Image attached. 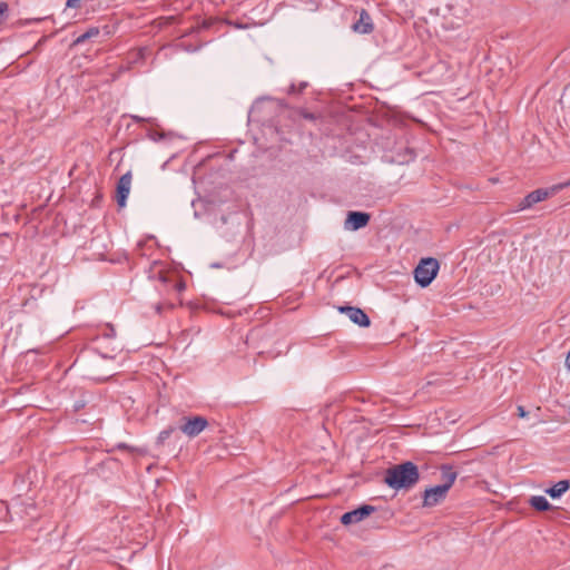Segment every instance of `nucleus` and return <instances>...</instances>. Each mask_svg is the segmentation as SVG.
<instances>
[{"label": "nucleus", "instance_id": "f257e3e1", "mask_svg": "<svg viewBox=\"0 0 570 570\" xmlns=\"http://www.w3.org/2000/svg\"><path fill=\"white\" fill-rule=\"evenodd\" d=\"M419 480V469L411 461H406L389 468L384 475V482L394 490L411 489L417 483Z\"/></svg>", "mask_w": 570, "mask_h": 570}, {"label": "nucleus", "instance_id": "f03ea898", "mask_svg": "<svg viewBox=\"0 0 570 570\" xmlns=\"http://www.w3.org/2000/svg\"><path fill=\"white\" fill-rule=\"evenodd\" d=\"M439 268L440 264L436 258H422L413 272L415 282L421 287L429 286L436 277Z\"/></svg>", "mask_w": 570, "mask_h": 570}, {"label": "nucleus", "instance_id": "7ed1b4c3", "mask_svg": "<svg viewBox=\"0 0 570 570\" xmlns=\"http://www.w3.org/2000/svg\"><path fill=\"white\" fill-rule=\"evenodd\" d=\"M560 191V187H557V184L549 187V188H539V189H535L531 193H529L520 203H519V206H518V210H524V209H528L530 207H532L533 205H535L537 203H540L542 200H546L547 198L556 195L557 193Z\"/></svg>", "mask_w": 570, "mask_h": 570}, {"label": "nucleus", "instance_id": "20e7f679", "mask_svg": "<svg viewBox=\"0 0 570 570\" xmlns=\"http://www.w3.org/2000/svg\"><path fill=\"white\" fill-rule=\"evenodd\" d=\"M208 426V421L204 416H184L179 430L188 438H196Z\"/></svg>", "mask_w": 570, "mask_h": 570}, {"label": "nucleus", "instance_id": "39448f33", "mask_svg": "<svg viewBox=\"0 0 570 570\" xmlns=\"http://www.w3.org/2000/svg\"><path fill=\"white\" fill-rule=\"evenodd\" d=\"M375 511V507L370 504L361 505L360 508L348 511L341 517V522L344 525H351L363 521Z\"/></svg>", "mask_w": 570, "mask_h": 570}, {"label": "nucleus", "instance_id": "423d86ee", "mask_svg": "<svg viewBox=\"0 0 570 570\" xmlns=\"http://www.w3.org/2000/svg\"><path fill=\"white\" fill-rule=\"evenodd\" d=\"M448 492L445 487L441 484L425 489L423 492V507L431 508L439 504L446 498Z\"/></svg>", "mask_w": 570, "mask_h": 570}, {"label": "nucleus", "instance_id": "0eeeda50", "mask_svg": "<svg viewBox=\"0 0 570 570\" xmlns=\"http://www.w3.org/2000/svg\"><path fill=\"white\" fill-rule=\"evenodd\" d=\"M337 309L340 313L345 314L351 322L361 327H368L371 324L370 317L358 307L338 306Z\"/></svg>", "mask_w": 570, "mask_h": 570}, {"label": "nucleus", "instance_id": "6e6552de", "mask_svg": "<svg viewBox=\"0 0 570 570\" xmlns=\"http://www.w3.org/2000/svg\"><path fill=\"white\" fill-rule=\"evenodd\" d=\"M371 219L370 214L364 212H348L347 217L344 222V228L346 230H357L365 227Z\"/></svg>", "mask_w": 570, "mask_h": 570}, {"label": "nucleus", "instance_id": "1a4fd4ad", "mask_svg": "<svg viewBox=\"0 0 570 570\" xmlns=\"http://www.w3.org/2000/svg\"><path fill=\"white\" fill-rule=\"evenodd\" d=\"M130 186H131V173L127 171L119 178L118 184H117L116 199H117V204L119 207H124L126 205V200H127V197L130 191Z\"/></svg>", "mask_w": 570, "mask_h": 570}, {"label": "nucleus", "instance_id": "9d476101", "mask_svg": "<svg viewBox=\"0 0 570 570\" xmlns=\"http://www.w3.org/2000/svg\"><path fill=\"white\" fill-rule=\"evenodd\" d=\"M373 29L374 24L370 13L365 9H362L358 20L352 24V30L360 35H367L371 33Z\"/></svg>", "mask_w": 570, "mask_h": 570}, {"label": "nucleus", "instance_id": "9b49d317", "mask_svg": "<svg viewBox=\"0 0 570 570\" xmlns=\"http://www.w3.org/2000/svg\"><path fill=\"white\" fill-rule=\"evenodd\" d=\"M22 507L18 501H13L10 505H7L4 502L0 501V520H6L9 518L10 521H13V514H18V510Z\"/></svg>", "mask_w": 570, "mask_h": 570}, {"label": "nucleus", "instance_id": "f8f14e48", "mask_svg": "<svg viewBox=\"0 0 570 570\" xmlns=\"http://www.w3.org/2000/svg\"><path fill=\"white\" fill-rule=\"evenodd\" d=\"M441 474L443 483L442 487H445V489L449 491L454 481L456 480L458 473L453 471V468L451 465L444 464L441 466Z\"/></svg>", "mask_w": 570, "mask_h": 570}, {"label": "nucleus", "instance_id": "ddd939ff", "mask_svg": "<svg viewBox=\"0 0 570 570\" xmlns=\"http://www.w3.org/2000/svg\"><path fill=\"white\" fill-rule=\"evenodd\" d=\"M19 503L22 504V507L18 510V514H13V521L14 520H23L24 517H29L30 519H36V507L32 502H23L21 500H17Z\"/></svg>", "mask_w": 570, "mask_h": 570}, {"label": "nucleus", "instance_id": "4468645a", "mask_svg": "<svg viewBox=\"0 0 570 570\" xmlns=\"http://www.w3.org/2000/svg\"><path fill=\"white\" fill-rule=\"evenodd\" d=\"M570 489L569 480H561L557 482L553 487L546 490V493L550 495L552 499L560 498L563 493H566Z\"/></svg>", "mask_w": 570, "mask_h": 570}, {"label": "nucleus", "instance_id": "2eb2a0df", "mask_svg": "<svg viewBox=\"0 0 570 570\" xmlns=\"http://www.w3.org/2000/svg\"><path fill=\"white\" fill-rule=\"evenodd\" d=\"M529 503L538 511H547L551 509V504L543 495H533L530 498Z\"/></svg>", "mask_w": 570, "mask_h": 570}, {"label": "nucleus", "instance_id": "dca6fc26", "mask_svg": "<svg viewBox=\"0 0 570 570\" xmlns=\"http://www.w3.org/2000/svg\"><path fill=\"white\" fill-rule=\"evenodd\" d=\"M99 35V29L94 27V28H90L89 30H87L85 33L80 35L76 40H75V43L76 45H80V43H83L86 40L92 38V37H96Z\"/></svg>", "mask_w": 570, "mask_h": 570}, {"label": "nucleus", "instance_id": "f3484780", "mask_svg": "<svg viewBox=\"0 0 570 570\" xmlns=\"http://www.w3.org/2000/svg\"><path fill=\"white\" fill-rule=\"evenodd\" d=\"M175 431V428L174 426H169L167 428L166 430L161 431L158 435V440L159 442H164L166 441L170 435L171 433Z\"/></svg>", "mask_w": 570, "mask_h": 570}, {"label": "nucleus", "instance_id": "a211bd4d", "mask_svg": "<svg viewBox=\"0 0 570 570\" xmlns=\"http://www.w3.org/2000/svg\"><path fill=\"white\" fill-rule=\"evenodd\" d=\"M7 11L8 4L6 2H0V23L3 21Z\"/></svg>", "mask_w": 570, "mask_h": 570}, {"label": "nucleus", "instance_id": "6ab92c4d", "mask_svg": "<svg viewBox=\"0 0 570 570\" xmlns=\"http://www.w3.org/2000/svg\"><path fill=\"white\" fill-rule=\"evenodd\" d=\"M79 1L80 0H67L66 7L73 8V9L79 8Z\"/></svg>", "mask_w": 570, "mask_h": 570}, {"label": "nucleus", "instance_id": "aec40b11", "mask_svg": "<svg viewBox=\"0 0 570 570\" xmlns=\"http://www.w3.org/2000/svg\"><path fill=\"white\" fill-rule=\"evenodd\" d=\"M518 415L520 417H525L528 415V412L524 410L523 406L520 405V406H518Z\"/></svg>", "mask_w": 570, "mask_h": 570}, {"label": "nucleus", "instance_id": "412c9836", "mask_svg": "<svg viewBox=\"0 0 570 570\" xmlns=\"http://www.w3.org/2000/svg\"><path fill=\"white\" fill-rule=\"evenodd\" d=\"M301 115L305 118V119H308V120H313L315 119L314 115L313 114H309L307 111H302Z\"/></svg>", "mask_w": 570, "mask_h": 570}, {"label": "nucleus", "instance_id": "4be33fe9", "mask_svg": "<svg viewBox=\"0 0 570 570\" xmlns=\"http://www.w3.org/2000/svg\"><path fill=\"white\" fill-rule=\"evenodd\" d=\"M557 187H560V190L570 187V179L564 183L557 184Z\"/></svg>", "mask_w": 570, "mask_h": 570}, {"label": "nucleus", "instance_id": "5701e85b", "mask_svg": "<svg viewBox=\"0 0 570 570\" xmlns=\"http://www.w3.org/2000/svg\"><path fill=\"white\" fill-rule=\"evenodd\" d=\"M175 288H177V291L181 292L185 289V284L181 282H177V283H175Z\"/></svg>", "mask_w": 570, "mask_h": 570}, {"label": "nucleus", "instance_id": "b1692460", "mask_svg": "<svg viewBox=\"0 0 570 570\" xmlns=\"http://www.w3.org/2000/svg\"><path fill=\"white\" fill-rule=\"evenodd\" d=\"M564 365H566L567 370L570 371V351L567 354Z\"/></svg>", "mask_w": 570, "mask_h": 570}, {"label": "nucleus", "instance_id": "393cba45", "mask_svg": "<svg viewBox=\"0 0 570 570\" xmlns=\"http://www.w3.org/2000/svg\"><path fill=\"white\" fill-rule=\"evenodd\" d=\"M155 308H156V312H157V313H160V312H161V309H163V304H160V303H159V304H157Z\"/></svg>", "mask_w": 570, "mask_h": 570}, {"label": "nucleus", "instance_id": "a878e982", "mask_svg": "<svg viewBox=\"0 0 570 570\" xmlns=\"http://www.w3.org/2000/svg\"><path fill=\"white\" fill-rule=\"evenodd\" d=\"M288 92H289V94H294V92H296V87H295L294 85H292V86L289 87V89H288Z\"/></svg>", "mask_w": 570, "mask_h": 570}, {"label": "nucleus", "instance_id": "bb28decb", "mask_svg": "<svg viewBox=\"0 0 570 570\" xmlns=\"http://www.w3.org/2000/svg\"><path fill=\"white\" fill-rule=\"evenodd\" d=\"M132 119L136 121V122H140L142 121L144 119L138 117V116H132Z\"/></svg>", "mask_w": 570, "mask_h": 570}, {"label": "nucleus", "instance_id": "cd10ccee", "mask_svg": "<svg viewBox=\"0 0 570 570\" xmlns=\"http://www.w3.org/2000/svg\"><path fill=\"white\" fill-rule=\"evenodd\" d=\"M107 335H108V336H114V335H115V330L111 327V328H110V332H108V334H107Z\"/></svg>", "mask_w": 570, "mask_h": 570}, {"label": "nucleus", "instance_id": "c85d7f7f", "mask_svg": "<svg viewBox=\"0 0 570 570\" xmlns=\"http://www.w3.org/2000/svg\"><path fill=\"white\" fill-rule=\"evenodd\" d=\"M107 335H108V336H114V335H115V330L111 327V328H110V332H108V334H107Z\"/></svg>", "mask_w": 570, "mask_h": 570}, {"label": "nucleus", "instance_id": "c756f323", "mask_svg": "<svg viewBox=\"0 0 570 570\" xmlns=\"http://www.w3.org/2000/svg\"><path fill=\"white\" fill-rule=\"evenodd\" d=\"M407 153L410 154V159H413L414 158V154L412 150L407 149Z\"/></svg>", "mask_w": 570, "mask_h": 570}, {"label": "nucleus", "instance_id": "7c9ffc66", "mask_svg": "<svg viewBox=\"0 0 570 570\" xmlns=\"http://www.w3.org/2000/svg\"><path fill=\"white\" fill-rule=\"evenodd\" d=\"M306 83H301L298 91H302L305 88Z\"/></svg>", "mask_w": 570, "mask_h": 570}, {"label": "nucleus", "instance_id": "2f4dec72", "mask_svg": "<svg viewBox=\"0 0 570 570\" xmlns=\"http://www.w3.org/2000/svg\"><path fill=\"white\" fill-rule=\"evenodd\" d=\"M118 448L119 449H127V445L121 443V444L118 445Z\"/></svg>", "mask_w": 570, "mask_h": 570}]
</instances>
